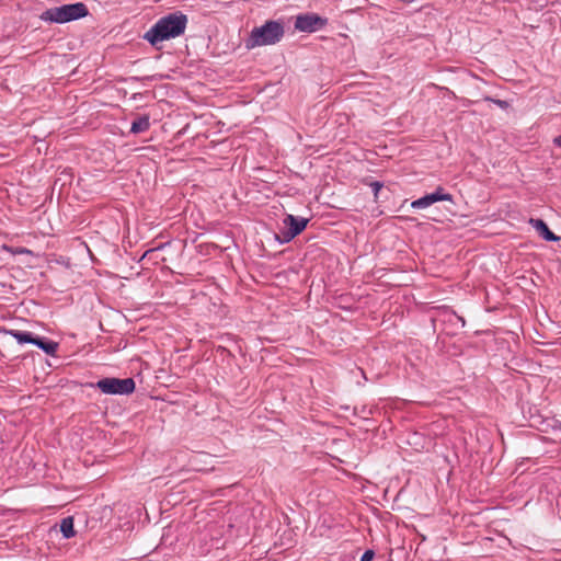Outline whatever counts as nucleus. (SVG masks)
Listing matches in <instances>:
<instances>
[{"label":"nucleus","instance_id":"nucleus-2","mask_svg":"<svg viewBox=\"0 0 561 561\" xmlns=\"http://www.w3.org/2000/svg\"><path fill=\"white\" fill-rule=\"evenodd\" d=\"M284 34V23L282 21L270 20L263 25L254 27L245 39L244 45L247 49L275 45L280 42Z\"/></svg>","mask_w":561,"mask_h":561},{"label":"nucleus","instance_id":"nucleus-8","mask_svg":"<svg viewBox=\"0 0 561 561\" xmlns=\"http://www.w3.org/2000/svg\"><path fill=\"white\" fill-rule=\"evenodd\" d=\"M33 344L50 356H55L58 350L57 342L37 335L34 336Z\"/></svg>","mask_w":561,"mask_h":561},{"label":"nucleus","instance_id":"nucleus-10","mask_svg":"<svg viewBox=\"0 0 561 561\" xmlns=\"http://www.w3.org/2000/svg\"><path fill=\"white\" fill-rule=\"evenodd\" d=\"M4 332L16 340L19 344H33L34 334L28 331L4 330Z\"/></svg>","mask_w":561,"mask_h":561},{"label":"nucleus","instance_id":"nucleus-3","mask_svg":"<svg viewBox=\"0 0 561 561\" xmlns=\"http://www.w3.org/2000/svg\"><path fill=\"white\" fill-rule=\"evenodd\" d=\"M88 15V7L83 2H76L47 9L41 13L39 19L44 22L64 24Z\"/></svg>","mask_w":561,"mask_h":561},{"label":"nucleus","instance_id":"nucleus-13","mask_svg":"<svg viewBox=\"0 0 561 561\" xmlns=\"http://www.w3.org/2000/svg\"><path fill=\"white\" fill-rule=\"evenodd\" d=\"M430 195L433 196V197H436L435 198V203L436 202H442V201L453 202V195L449 194V193H445V191H444V188L442 186H438L435 190V192L431 193Z\"/></svg>","mask_w":561,"mask_h":561},{"label":"nucleus","instance_id":"nucleus-9","mask_svg":"<svg viewBox=\"0 0 561 561\" xmlns=\"http://www.w3.org/2000/svg\"><path fill=\"white\" fill-rule=\"evenodd\" d=\"M149 127H150L149 115H140V116H137L133 121L131 126H130V133L131 134L145 133L149 129Z\"/></svg>","mask_w":561,"mask_h":561},{"label":"nucleus","instance_id":"nucleus-7","mask_svg":"<svg viewBox=\"0 0 561 561\" xmlns=\"http://www.w3.org/2000/svg\"><path fill=\"white\" fill-rule=\"evenodd\" d=\"M530 224L545 240L558 241L560 239L549 229L548 225L542 219L531 218Z\"/></svg>","mask_w":561,"mask_h":561},{"label":"nucleus","instance_id":"nucleus-17","mask_svg":"<svg viewBox=\"0 0 561 561\" xmlns=\"http://www.w3.org/2000/svg\"><path fill=\"white\" fill-rule=\"evenodd\" d=\"M161 248H162V245H161V247H158V248H154V249H149V250H147V251L144 253V255H142V257H141V259H145L147 255H149V254L153 253L154 251H157V250H159V249H161Z\"/></svg>","mask_w":561,"mask_h":561},{"label":"nucleus","instance_id":"nucleus-6","mask_svg":"<svg viewBox=\"0 0 561 561\" xmlns=\"http://www.w3.org/2000/svg\"><path fill=\"white\" fill-rule=\"evenodd\" d=\"M328 24V19L322 18L316 13L299 14L295 21V28L305 32L313 33L322 30Z\"/></svg>","mask_w":561,"mask_h":561},{"label":"nucleus","instance_id":"nucleus-19","mask_svg":"<svg viewBox=\"0 0 561 561\" xmlns=\"http://www.w3.org/2000/svg\"><path fill=\"white\" fill-rule=\"evenodd\" d=\"M457 319H458L459 321H461V324H462V327H463V325H465V320H463V318H461V317H457Z\"/></svg>","mask_w":561,"mask_h":561},{"label":"nucleus","instance_id":"nucleus-1","mask_svg":"<svg viewBox=\"0 0 561 561\" xmlns=\"http://www.w3.org/2000/svg\"><path fill=\"white\" fill-rule=\"evenodd\" d=\"M187 24V16L181 12L170 13L160 18L145 34L146 39L151 46L158 47V44L175 38L184 34Z\"/></svg>","mask_w":561,"mask_h":561},{"label":"nucleus","instance_id":"nucleus-15","mask_svg":"<svg viewBox=\"0 0 561 561\" xmlns=\"http://www.w3.org/2000/svg\"><path fill=\"white\" fill-rule=\"evenodd\" d=\"M374 556H375L374 550L368 549V550H366V551L362 554V557H360V561H371V560H373V558H374Z\"/></svg>","mask_w":561,"mask_h":561},{"label":"nucleus","instance_id":"nucleus-12","mask_svg":"<svg viewBox=\"0 0 561 561\" xmlns=\"http://www.w3.org/2000/svg\"><path fill=\"white\" fill-rule=\"evenodd\" d=\"M435 198L436 197H433L430 194H427V195H425L423 197H420V198L413 201L411 203V207L415 208V209L427 208V207H430L431 205H433L435 203Z\"/></svg>","mask_w":561,"mask_h":561},{"label":"nucleus","instance_id":"nucleus-16","mask_svg":"<svg viewBox=\"0 0 561 561\" xmlns=\"http://www.w3.org/2000/svg\"><path fill=\"white\" fill-rule=\"evenodd\" d=\"M373 190L375 191V194L378 193V191L381 188L382 184L380 182H373L371 184Z\"/></svg>","mask_w":561,"mask_h":561},{"label":"nucleus","instance_id":"nucleus-14","mask_svg":"<svg viewBox=\"0 0 561 561\" xmlns=\"http://www.w3.org/2000/svg\"><path fill=\"white\" fill-rule=\"evenodd\" d=\"M485 101H489V102H493L495 103L497 106H500L501 108H507L508 107V103L504 100H499V99H493V98H485Z\"/></svg>","mask_w":561,"mask_h":561},{"label":"nucleus","instance_id":"nucleus-18","mask_svg":"<svg viewBox=\"0 0 561 561\" xmlns=\"http://www.w3.org/2000/svg\"><path fill=\"white\" fill-rule=\"evenodd\" d=\"M554 144L561 148V135L554 139Z\"/></svg>","mask_w":561,"mask_h":561},{"label":"nucleus","instance_id":"nucleus-4","mask_svg":"<svg viewBox=\"0 0 561 561\" xmlns=\"http://www.w3.org/2000/svg\"><path fill=\"white\" fill-rule=\"evenodd\" d=\"M95 387L106 394H130L135 391L136 385L133 378H103L100 379Z\"/></svg>","mask_w":561,"mask_h":561},{"label":"nucleus","instance_id":"nucleus-5","mask_svg":"<svg viewBox=\"0 0 561 561\" xmlns=\"http://www.w3.org/2000/svg\"><path fill=\"white\" fill-rule=\"evenodd\" d=\"M308 219L304 217H296L294 215H286L283 219L284 229L280 230L279 234H276V240L279 243H288L299 233H301L307 225Z\"/></svg>","mask_w":561,"mask_h":561},{"label":"nucleus","instance_id":"nucleus-11","mask_svg":"<svg viewBox=\"0 0 561 561\" xmlns=\"http://www.w3.org/2000/svg\"><path fill=\"white\" fill-rule=\"evenodd\" d=\"M60 531L62 533V536L67 539L75 536L76 531L73 528V518L72 517H65L61 519L60 523Z\"/></svg>","mask_w":561,"mask_h":561}]
</instances>
